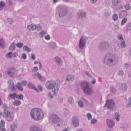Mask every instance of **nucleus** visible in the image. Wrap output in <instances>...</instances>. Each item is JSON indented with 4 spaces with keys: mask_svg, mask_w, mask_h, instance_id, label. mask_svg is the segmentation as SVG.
Returning <instances> with one entry per match:
<instances>
[{
    "mask_svg": "<svg viewBox=\"0 0 131 131\" xmlns=\"http://www.w3.org/2000/svg\"><path fill=\"white\" fill-rule=\"evenodd\" d=\"M60 82L59 80L47 81L45 84L46 87L48 89L51 90L54 95L57 93L58 88L60 85Z\"/></svg>",
    "mask_w": 131,
    "mask_h": 131,
    "instance_id": "nucleus-1",
    "label": "nucleus"
},
{
    "mask_svg": "<svg viewBox=\"0 0 131 131\" xmlns=\"http://www.w3.org/2000/svg\"><path fill=\"white\" fill-rule=\"evenodd\" d=\"M30 114L31 118L35 120H39L42 119L44 117V113L40 109L35 108L31 111Z\"/></svg>",
    "mask_w": 131,
    "mask_h": 131,
    "instance_id": "nucleus-2",
    "label": "nucleus"
},
{
    "mask_svg": "<svg viewBox=\"0 0 131 131\" xmlns=\"http://www.w3.org/2000/svg\"><path fill=\"white\" fill-rule=\"evenodd\" d=\"M106 59H105L104 62L105 64L108 66H115L118 62V59L117 57L113 54H107L106 55Z\"/></svg>",
    "mask_w": 131,
    "mask_h": 131,
    "instance_id": "nucleus-3",
    "label": "nucleus"
},
{
    "mask_svg": "<svg viewBox=\"0 0 131 131\" xmlns=\"http://www.w3.org/2000/svg\"><path fill=\"white\" fill-rule=\"evenodd\" d=\"M81 86L85 94L89 95L92 93V89L88 83L86 82H83L81 83Z\"/></svg>",
    "mask_w": 131,
    "mask_h": 131,
    "instance_id": "nucleus-4",
    "label": "nucleus"
},
{
    "mask_svg": "<svg viewBox=\"0 0 131 131\" xmlns=\"http://www.w3.org/2000/svg\"><path fill=\"white\" fill-rule=\"evenodd\" d=\"M68 8L66 6L59 5L57 8V12L60 17L66 15L67 13Z\"/></svg>",
    "mask_w": 131,
    "mask_h": 131,
    "instance_id": "nucleus-5",
    "label": "nucleus"
},
{
    "mask_svg": "<svg viewBox=\"0 0 131 131\" xmlns=\"http://www.w3.org/2000/svg\"><path fill=\"white\" fill-rule=\"evenodd\" d=\"M6 73L9 76L14 77L17 74V71L15 68L10 67L6 70Z\"/></svg>",
    "mask_w": 131,
    "mask_h": 131,
    "instance_id": "nucleus-6",
    "label": "nucleus"
},
{
    "mask_svg": "<svg viewBox=\"0 0 131 131\" xmlns=\"http://www.w3.org/2000/svg\"><path fill=\"white\" fill-rule=\"evenodd\" d=\"M3 116L8 121H10L13 119L14 117V115L12 113H11L7 110H5L4 111Z\"/></svg>",
    "mask_w": 131,
    "mask_h": 131,
    "instance_id": "nucleus-7",
    "label": "nucleus"
},
{
    "mask_svg": "<svg viewBox=\"0 0 131 131\" xmlns=\"http://www.w3.org/2000/svg\"><path fill=\"white\" fill-rule=\"evenodd\" d=\"M86 43V41L85 38L83 37H81L79 43V48L81 49H83L85 47Z\"/></svg>",
    "mask_w": 131,
    "mask_h": 131,
    "instance_id": "nucleus-8",
    "label": "nucleus"
},
{
    "mask_svg": "<svg viewBox=\"0 0 131 131\" xmlns=\"http://www.w3.org/2000/svg\"><path fill=\"white\" fill-rule=\"evenodd\" d=\"M53 123H56L60 121L58 117L55 114H52L50 116V119Z\"/></svg>",
    "mask_w": 131,
    "mask_h": 131,
    "instance_id": "nucleus-9",
    "label": "nucleus"
},
{
    "mask_svg": "<svg viewBox=\"0 0 131 131\" xmlns=\"http://www.w3.org/2000/svg\"><path fill=\"white\" fill-rule=\"evenodd\" d=\"M114 106V102L112 100H109L106 101L104 106H106L108 108H113Z\"/></svg>",
    "mask_w": 131,
    "mask_h": 131,
    "instance_id": "nucleus-10",
    "label": "nucleus"
},
{
    "mask_svg": "<svg viewBox=\"0 0 131 131\" xmlns=\"http://www.w3.org/2000/svg\"><path fill=\"white\" fill-rule=\"evenodd\" d=\"M72 123L73 125L75 127H77L79 125V120L76 117H74L73 118Z\"/></svg>",
    "mask_w": 131,
    "mask_h": 131,
    "instance_id": "nucleus-11",
    "label": "nucleus"
},
{
    "mask_svg": "<svg viewBox=\"0 0 131 131\" xmlns=\"http://www.w3.org/2000/svg\"><path fill=\"white\" fill-rule=\"evenodd\" d=\"M30 131H42L41 129L36 125L31 126L29 128Z\"/></svg>",
    "mask_w": 131,
    "mask_h": 131,
    "instance_id": "nucleus-12",
    "label": "nucleus"
},
{
    "mask_svg": "<svg viewBox=\"0 0 131 131\" xmlns=\"http://www.w3.org/2000/svg\"><path fill=\"white\" fill-rule=\"evenodd\" d=\"M118 38L121 41L120 45L121 48H124L126 46L125 41L123 39V38L121 35L118 36Z\"/></svg>",
    "mask_w": 131,
    "mask_h": 131,
    "instance_id": "nucleus-13",
    "label": "nucleus"
},
{
    "mask_svg": "<svg viewBox=\"0 0 131 131\" xmlns=\"http://www.w3.org/2000/svg\"><path fill=\"white\" fill-rule=\"evenodd\" d=\"M77 15L79 18H81L85 17L86 16V14L85 12L80 10L77 13Z\"/></svg>",
    "mask_w": 131,
    "mask_h": 131,
    "instance_id": "nucleus-14",
    "label": "nucleus"
},
{
    "mask_svg": "<svg viewBox=\"0 0 131 131\" xmlns=\"http://www.w3.org/2000/svg\"><path fill=\"white\" fill-rule=\"evenodd\" d=\"M8 88L10 89L12 91L15 90V86L14 84L13 81L10 80L8 81Z\"/></svg>",
    "mask_w": 131,
    "mask_h": 131,
    "instance_id": "nucleus-15",
    "label": "nucleus"
},
{
    "mask_svg": "<svg viewBox=\"0 0 131 131\" xmlns=\"http://www.w3.org/2000/svg\"><path fill=\"white\" fill-rule=\"evenodd\" d=\"M106 122L108 127L110 128H112L115 125V123L112 121L107 119Z\"/></svg>",
    "mask_w": 131,
    "mask_h": 131,
    "instance_id": "nucleus-16",
    "label": "nucleus"
},
{
    "mask_svg": "<svg viewBox=\"0 0 131 131\" xmlns=\"http://www.w3.org/2000/svg\"><path fill=\"white\" fill-rule=\"evenodd\" d=\"M27 28L30 31H34L36 29V26L33 24L28 25L27 26Z\"/></svg>",
    "mask_w": 131,
    "mask_h": 131,
    "instance_id": "nucleus-17",
    "label": "nucleus"
},
{
    "mask_svg": "<svg viewBox=\"0 0 131 131\" xmlns=\"http://www.w3.org/2000/svg\"><path fill=\"white\" fill-rule=\"evenodd\" d=\"M127 12L125 11H123L120 12L119 14V16L120 18H123L126 17L127 15Z\"/></svg>",
    "mask_w": 131,
    "mask_h": 131,
    "instance_id": "nucleus-18",
    "label": "nucleus"
},
{
    "mask_svg": "<svg viewBox=\"0 0 131 131\" xmlns=\"http://www.w3.org/2000/svg\"><path fill=\"white\" fill-rule=\"evenodd\" d=\"M127 86L125 84H121L120 85V89L122 91H126L127 90Z\"/></svg>",
    "mask_w": 131,
    "mask_h": 131,
    "instance_id": "nucleus-19",
    "label": "nucleus"
},
{
    "mask_svg": "<svg viewBox=\"0 0 131 131\" xmlns=\"http://www.w3.org/2000/svg\"><path fill=\"white\" fill-rule=\"evenodd\" d=\"M27 86L29 88L32 89L36 91L37 92H38V90L37 89L34 85L31 83H29L27 85Z\"/></svg>",
    "mask_w": 131,
    "mask_h": 131,
    "instance_id": "nucleus-20",
    "label": "nucleus"
},
{
    "mask_svg": "<svg viewBox=\"0 0 131 131\" xmlns=\"http://www.w3.org/2000/svg\"><path fill=\"white\" fill-rule=\"evenodd\" d=\"M74 79V77L72 75L69 74L67 76L66 80L68 81H72Z\"/></svg>",
    "mask_w": 131,
    "mask_h": 131,
    "instance_id": "nucleus-21",
    "label": "nucleus"
},
{
    "mask_svg": "<svg viewBox=\"0 0 131 131\" xmlns=\"http://www.w3.org/2000/svg\"><path fill=\"white\" fill-rule=\"evenodd\" d=\"M13 104L16 106H19L21 104L20 101L18 100H15L13 103Z\"/></svg>",
    "mask_w": 131,
    "mask_h": 131,
    "instance_id": "nucleus-22",
    "label": "nucleus"
},
{
    "mask_svg": "<svg viewBox=\"0 0 131 131\" xmlns=\"http://www.w3.org/2000/svg\"><path fill=\"white\" fill-rule=\"evenodd\" d=\"M36 75L37 76L38 79L41 81H43L45 80V79L44 77L42 76L38 73H36Z\"/></svg>",
    "mask_w": 131,
    "mask_h": 131,
    "instance_id": "nucleus-23",
    "label": "nucleus"
},
{
    "mask_svg": "<svg viewBox=\"0 0 131 131\" xmlns=\"http://www.w3.org/2000/svg\"><path fill=\"white\" fill-rule=\"evenodd\" d=\"M5 122L3 120H1L0 124V129H3L4 128Z\"/></svg>",
    "mask_w": 131,
    "mask_h": 131,
    "instance_id": "nucleus-24",
    "label": "nucleus"
},
{
    "mask_svg": "<svg viewBox=\"0 0 131 131\" xmlns=\"http://www.w3.org/2000/svg\"><path fill=\"white\" fill-rule=\"evenodd\" d=\"M68 102L70 104L72 105L74 104V100L73 97H69L68 99Z\"/></svg>",
    "mask_w": 131,
    "mask_h": 131,
    "instance_id": "nucleus-25",
    "label": "nucleus"
},
{
    "mask_svg": "<svg viewBox=\"0 0 131 131\" xmlns=\"http://www.w3.org/2000/svg\"><path fill=\"white\" fill-rule=\"evenodd\" d=\"M115 117L116 120L117 121H119L120 120V115L119 113L116 112L115 114Z\"/></svg>",
    "mask_w": 131,
    "mask_h": 131,
    "instance_id": "nucleus-26",
    "label": "nucleus"
},
{
    "mask_svg": "<svg viewBox=\"0 0 131 131\" xmlns=\"http://www.w3.org/2000/svg\"><path fill=\"white\" fill-rule=\"evenodd\" d=\"M15 44L13 42L10 45L9 47V49L10 50H14L15 49Z\"/></svg>",
    "mask_w": 131,
    "mask_h": 131,
    "instance_id": "nucleus-27",
    "label": "nucleus"
},
{
    "mask_svg": "<svg viewBox=\"0 0 131 131\" xmlns=\"http://www.w3.org/2000/svg\"><path fill=\"white\" fill-rule=\"evenodd\" d=\"M17 94L16 93H14L13 94H10L8 96V98H11L13 99L16 98Z\"/></svg>",
    "mask_w": 131,
    "mask_h": 131,
    "instance_id": "nucleus-28",
    "label": "nucleus"
},
{
    "mask_svg": "<svg viewBox=\"0 0 131 131\" xmlns=\"http://www.w3.org/2000/svg\"><path fill=\"white\" fill-rule=\"evenodd\" d=\"M54 60L58 64L62 62L60 59L58 57H56L55 58Z\"/></svg>",
    "mask_w": 131,
    "mask_h": 131,
    "instance_id": "nucleus-29",
    "label": "nucleus"
},
{
    "mask_svg": "<svg viewBox=\"0 0 131 131\" xmlns=\"http://www.w3.org/2000/svg\"><path fill=\"white\" fill-rule=\"evenodd\" d=\"M47 33L46 31L43 30L39 34V36L40 37L42 38L44 35Z\"/></svg>",
    "mask_w": 131,
    "mask_h": 131,
    "instance_id": "nucleus-30",
    "label": "nucleus"
},
{
    "mask_svg": "<svg viewBox=\"0 0 131 131\" xmlns=\"http://www.w3.org/2000/svg\"><path fill=\"white\" fill-rule=\"evenodd\" d=\"M5 3L3 2H0V10H2L5 7Z\"/></svg>",
    "mask_w": 131,
    "mask_h": 131,
    "instance_id": "nucleus-31",
    "label": "nucleus"
},
{
    "mask_svg": "<svg viewBox=\"0 0 131 131\" xmlns=\"http://www.w3.org/2000/svg\"><path fill=\"white\" fill-rule=\"evenodd\" d=\"M5 45V43L4 41L2 39H0V46L2 48H3L4 46Z\"/></svg>",
    "mask_w": 131,
    "mask_h": 131,
    "instance_id": "nucleus-32",
    "label": "nucleus"
},
{
    "mask_svg": "<svg viewBox=\"0 0 131 131\" xmlns=\"http://www.w3.org/2000/svg\"><path fill=\"white\" fill-rule=\"evenodd\" d=\"M23 49L25 51H27L28 52H30L31 51L30 49L27 46H24L23 47Z\"/></svg>",
    "mask_w": 131,
    "mask_h": 131,
    "instance_id": "nucleus-33",
    "label": "nucleus"
},
{
    "mask_svg": "<svg viewBox=\"0 0 131 131\" xmlns=\"http://www.w3.org/2000/svg\"><path fill=\"white\" fill-rule=\"evenodd\" d=\"M119 3V0H113L112 1V3L113 5L117 6Z\"/></svg>",
    "mask_w": 131,
    "mask_h": 131,
    "instance_id": "nucleus-34",
    "label": "nucleus"
},
{
    "mask_svg": "<svg viewBox=\"0 0 131 131\" xmlns=\"http://www.w3.org/2000/svg\"><path fill=\"white\" fill-rule=\"evenodd\" d=\"M118 18V15L116 14H114L113 16V19L114 21H116Z\"/></svg>",
    "mask_w": 131,
    "mask_h": 131,
    "instance_id": "nucleus-35",
    "label": "nucleus"
},
{
    "mask_svg": "<svg viewBox=\"0 0 131 131\" xmlns=\"http://www.w3.org/2000/svg\"><path fill=\"white\" fill-rule=\"evenodd\" d=\"M17 128V125L15 124H13L10 126V129L15 130Z\"/></svg>",
    "mask_w": 131,
    "mask_h": 131,
    "instance_id": "nucleus-36",
    "label": "nucleus"
},
{
    "mask_svg": "<svg viewBox=\"0 0 131 131\" xmlns=\"http://www.w3.org/2000/svg\"><path fill=\"white\" fill-rule=\"evenodd\" d=\"M17 88L20 90L22 91L23 90V88L22 87L21 84L20 83H18L17 86Z\"/></svg>",
    "mask_w": 131,
    "mask_h": 131,
    "instance_id": "nucleus-37",
    "label": "nucleus"
},
{
    "mask_svg": "<svg viewBox=\"0 0 131 131\" xmlns=\"http://www.w3.org/2000/svg\"><path fill=\"white\" fill-rule=\"evenodd\" d=\"M57 123H58V126H62L64 124V122L63 121L60 120V121Z\"/></svg>",
    "mask_w": 131,
    "mask_h": 131,
    "instance_id": "nucleus-38",
    "label": "nucleus"
},
{
    "mask_svg": "<svg viewBox=\"0 0 131 131\" xmlns=\"http://www.w3.org/2000/svg\"><path fill=\"white\" fill-rule=\"evenodd\" d=\"M12 54V52H10L7 53L6 55V57L8 59H11L12 58V56L11 54Z\"/></svg>",
    "mask_w": 131,
    "mask_h": 131,
    "instance_id": "nucleus-39",
    "label": "nucleus"
},
{
    "mask_svg": "<svg viewBox=\"0 0 131 131\" xmlns=\"http://www.w3.org/2000/svg\"><path fill=\"white\" fill-rule=\"evenodd\" d=\"M127 19L126 18H125L123 19L121 22V25H124L125 24L127 21Z\"/></svg>",
    "mask_w": 131,
    "mask_h": 131,
    "instance_id": "nucleus-40",
    "label": "nucleus"
},
{
    "mask_svg": "<svg viewBox=\"0 0 131 131\" xmlns=\"http://www.w3.org/2000/svg\"><path fill=\"white\" fill-rule=\"evenodd\" d=\"M23 98V95L20 94L18 95H16V98L18 99H22Z\"/></svg>",
    "mask_w": 131,
    "mask_h": 131,
    "instance_id": "nucleus-41",
    "label": "nucleus"
},
{
    "mask_svg": "<svg viewBox=\"0 0 131 131\" xmlns=\"http://www.w3.org/2000/svg\"><path fill=\"white\" fill-rule=\"evenodd\" d=\"M36 26V29H37L38 31H40L42 29V27L39 24H38Z\"/></svg>",
    "mask_w": 131,
    "mask_h": 131,
    "instance_id": "nucleus-42",
    "label": "nucleus"
},
{
    "mask_svg": "<svg viewBox=\"0 0 131 131\" xmlns=\"http://www.w3.org/2000/svg\"><path fill=\"white\" fill-rule=\"evenodd\" d=\"M127 28L128 30H131V23H129L127 24Z\"/></svg>",
    "mask_w": 131,
    "mask_h": 131,
    "instance_id": "nucleus-43",
    "label": "nucleus"
},
{
    "mask_svg": "<svg viewBox=\"0 0 131 131\" xmlns=\"http://www.w3.org/2000/svg\"><path fill=\"white\" fill-rule=\"evenodd\" d=\"M23 45L22 43H18L16 45L17 47L19 48H21Z\"/></svg>",
    "mask_w": 131,
    "mask_h": 131,
    "instance_id": "nucleus-44",
    "label": "nucleus"
},
{
    "mask_svg": "<svg viewBox=\"0 0 131 131\" xmlns=\"http://www.w3.org/2000/svg\"><path fill=\"white\" fill-rule=\"evenodd\" d=\"M125 7L126 9L127 10H129L131 8L130 5L128 4H127L125 5Z\"/></svg>",
    "mask_w": 131,
    "mask_h": 131,
    "instance_id": "nucleus-45",
    "label": "nucleus"
},
{
    "mask_svg": "<svg viewBox=\"0 0 131 131\" xmlns=\"http://www.w3.org/2000/svg\"><path fill=\"white\" fill-rule=\"evenodd\" d=\"M78 104L79 106L81 107L82 108L83 106V104L81 101H79L78 102Z\"/></svg>",
    "mask_w": 131,
    "mask_h": 131,
    "instance_id": "nucleus-46",
    "label": "nucleus"
},
{
    "mask_svg": "<svg viewBox=\"0 0 131 131\" xmlns=\"http://www.w3.org/2000/svg\"><path fill=\"white\" fill-rule=\"evenodd\" d=\"M38 70V67H33L32 69V70L33 72H36Z\"/></svg>",
    "mask_w": 131,
    "mask_h": 131,
    "instance_id": "nucleus-47",
    "label": "nucleus"
},
{
    "mask_svg": "<svg viewBox=\"0 0 131 131\" xmlns=\"http://www.w3.org/2000/svg\"><path fill=\"white\" fill-rule=\"evenodd\" d=\"M7 22L10 24L12 23L13 22V20L11 18H9L7 19Z\"/></svg>",
    "mask_w": 131,
    "mask_h": 131,
    "instance_id": "nucleus-48",
    "label": "nucleus"
},
{
    "mask_svg": "<svg viewBox=\"0 0 131 131\" xmlns=\"http://www.w3.org/2000/svg\"><path fill=\"white\" fill-rule=\"evenodd\" d=\"M48 96L51 99H52L53 98V96L50 92H48Z\"/></svg>",
    "mask_w": 131,
    "mask_h": 131,
    "instance_id": "nucleus-49",
    "label": "nucleus"
},
{
    "mask_svg": "<svg viewBox=\"0 0 131 131\" xmlns=\"http://www.w3.org/2000/svg\"><path fill=\"white\" fill-rule=\"evenodd\" d=\"M45 39L46 40H49L50 39V37L49 35L45 36Z\"/></svg>",
    "mask_w": 131,
    "mask_h": 131,
    "instance_id": "nucleus-50",
    "label": "nucleus"
},
{
    "mask_svg": "<svg viewBox=\"0 0 131 131\" xmlns=\"http://www.w3.org/2000/svg\"><path fill=\"white\" fill-rule=\"evenodd\" d=\"M21 83L22 85L25 86L27 84V82L25 81H23L21 82Z\"/></svg>",
    "mask_w": 131,
    "mask_h": 131,
    "instance_id": "nucleus-51",
    "label": "nucleus"
},
{
    "mask_svg": "<svg viewBox=\"0 0 131 131\" xmlns=\"http://www.w3.org/2000/svg\"><path fill=\"white\" fill-rule=\"evenodd\" d=\"M87 118L89 120L91 119L92 118V116L90 113H88L87 114Z\"/></svg>",
    "mask_w": 131,
    "mask_h": 131,
    "instance_id": "nucleus-52",
    "label": "nucleus"
},
{
    "mask_svg": "<svg viewBox=\"0 0 131 131\" xmlns=\"http://www.w3.org/2000/svg\"><path fill=\"white\" fill-rule=\"evenodd\" d=\"M38 90L40 91H42V87L39 85L38 86Z\"/></svg>",
    "mask_w": 131,
    "mask_h": 131,
    "instance_id": "nucleus-53",
    "label": "nucleus"
},
{
    "mask_svg": "<svg viewBox=\"0 0 131 131\" xmlns=\"http://www.w3.org/2000/svg\"><path fill=\"white\" fill-rule=\"evenodd\" d=\"M97 122V120L95 119H92L91 121V123L92 124H94Z\"/></svg>",
    "mask_w": 131,
    "mask_h": 131,
    "instance_id": "nucleus-54",
    "label": "nucleus"
},
{
    "mask_svg": "<svg viewBox=\"0 0 131 131\" xmlns=\"http://www.w3.org/2000/svg\"><path fill=\"white\" fill-rule=\"evenodd\" d=\"M26 55L25 54H23L22 55V58L24 60L26 59Z\"/></svg>",
    "mask_w": 131,
    "mask_h": 131,
    "instance_id": "nucleus-55",
    "label": "nucleus"
},
{
    "mask_svg": "<svg viewBox=\"0 0 131 131\" xmlns=\"http://www.w3.org/2000/svg\"><path fill=\"white\" fill-rule=\"evenodd\" d=\"M123 71H121L119 72L118 74L119 75L122 76L123 75Z\"/></svg>",
    "mask_w": 131,
    "mask_h": 131,
    "instance_id": "nucleus-56",
    "label": "nucleus"
},
{
    "mask_svg": "<svg viewBox=\"0 0 131 131\" xmlns=\"http://www.w3.org/2000/svg\"><path fill=\"white\" fill-rule=\"evenodd\" d=\"M97 1V0H90V2L92 4H94Z\"/></svg>",
    "mask_w": 131,
    "mask_h": 131,
    "instance_id": "nucleus-57",
    "label": "nucleus"
},
{
    "mask_svg": "<svg viewBox=\"0 0 131 131\" xmlns=\"http://www.w3.org/2000/svg\"><path fill=\"white\" fill-rule=\"evenodd\" d=\"M3 107L4 109H6L8 108L7 105L5 104H4L3 105Z\"/></svg>",
    "mask_w": 131,
    "mask_h": 131,
    "instance_id": "nucleus-58",
    "label": "nucleus"
},
{
    "mask_svg": "<svg viewBox=\"0 0 131 131\" xmlns=\"http://www.w3.org/2000/svg\"><path fill=\"white\" fill-rule=\"evenodd\" d=\"M128 105H131V97L129 98L128 100Z\"/></svg>",
    "mask_w": 131,
    "mask_h": 131,
    "instance_id": "nucleus-59",
    "label": "nucleus"
},
{
    "mask_svg": "<svg viewBox=\"0 0 131 131\" xmlns=\"http://www.w3.org/2000/svg\"><path fill=\"white\" fill-rule=\"evenodd\" d=\"M18 54L16 52H15L13 53V57H16V56H17Z\"/></svg>",
    "mask_w": 131,
    "mask_h": 131,
    "instance_id": "nucleus-60",
    "label": "nucleus"
},
{
    "mask_svg": "<svg viewBox=\"0 0 131 131\" xmlns=\"http://www.w3.org/2000/svg\"><path fill=\"white\" fill-rule=\"evenodd\" d=\"M96 82V80L94 79H93L92 80V82L93 84H94Z\"/></svg>",
    "mask_w": 131,
    "mask_h": 131,
    "instance_id": "nucleus-61",
    "label": "nucleus"
},
{
    "mask_svg": "<svg viewBox=\"0 0 131 131\" xmlns=\"http://www.w3.org/2000/svg\"><path fill=\"white\" fill-rule=\"evenodd\" d=\"M111 90L114 93H115L116 92V90L114 88H112L111 89Z\"/></svg>",
    "mask_w": 131,
    "mask_h": 131,
    "instance_id": "nucleus-62",
    "label": "nucleus"
},
{
    "mask_svg": "<svg viewBox=\"0 0 131 131\" xmlns=\"http://www.w3.org/2000/svg\"><path fill=\"white\" fill-rule=\"evenodd\" d=\"M31 57H32V59L34 60L35 59V56L34 54H31Z\"/></svg>",
    "mask_w": 131,
    "mask_h": 131,
    "instance_id": "nucleus-63",
    "label": "nucleus"
},
{
    "mask_svg": "<svg viewBox=\"0 0 131 131\" xmlns=\"http://www.w3.org/2000/svg\"><path fill=\"white\" fill-rule=\"evenodd\" d=\"M63 101V99L62 98H60L59 99V102H60L61 103Z\"/></svg>",
    "mask_w": 131,
    "mask_h": 131,
    "instance_id": "nucleus-64",
    "label": "nucleus"
}]
</instances>
